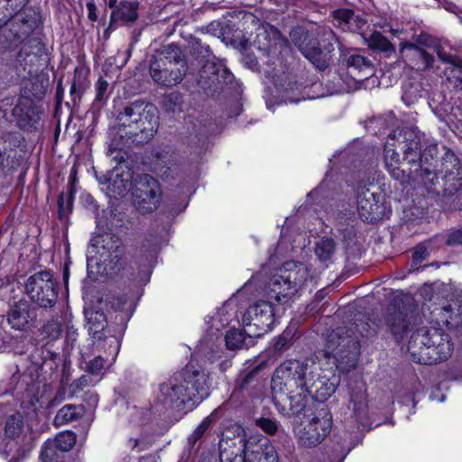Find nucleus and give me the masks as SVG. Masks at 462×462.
I'll use <instances>...</instances> for the list:
<instances>
[{"label": "nucleus", "instance_id": "f257e3e1", "mask_svg": "<svg viewBox=\"0 0 462 462\" xmlns=\"http://www.w3.org/2000/svg\"><path fill=\"white\" fill-rule=\"evenodd\" d=\"M289 35L291 42L304 58L320 71L325 70L329 66L332 52L337 44L348 69L361 74L358 80L374 75V60L355 50L344 53L343 45L338 36L329 27H325L320 31L319 39L300 25L293 27Z\"/></svg>", "mask_w": 462, "mask_h": 462}, {"label": "nucleus", "instance_id": "f03ea898", "mask_svg": "<svg viewBox=\"0 0 462 462\" xmlns=\"http://www.w3.org/2000/svg\"><path fill=\"white\" fill-rule=\"evenodd\" d=\"M323 364L314 359L304 361L290 359L282 362L273 375V393H296L307 391L312 398L324 402L337 390L339 379L336 374L329 376L322 367Z\"/></svg>", "mask_w": 462, "mask_h": 462}, {"label": "nucleus", "instance_id": "7ed1b4c3", "mask_svg": "<svg viewBox=\"0 0 462 462\" xmlns=\"http://www.w3.org/2000/svg\"><path fill=\"white\" fill-rule=\"evenodd\" d=\"M369 334V325L364 322L332 329L326 338L325 350L317 356L322 366L327 365L325 372L331 376L336 369L349 372L355 368L360 355L359 336Z\"/></svg>", "mask_w": 462, "mask_h": 462}, {"label": "nucleus", "instance_id": "20e7f679", "mask_svg": "<svg viewBox=\"0 0 462 462\" xmlns=\"http://www.w3.org/2000/svg\"><path fill=\"white\" fill-rule=\"evenodd\" d=\"M158 112L152 105L134 103L118 116L119 125L111 130L107 153L121 150L130 142L151 139L158 127Z\"/></svg>", "mask_w": 462, "mask_h": 462}, {"label": "nucleus", "instance_id": "39448f33", "mask_svg": "<svg viewBox=\"0 0 462 462\" xmlns=\"http://www.w3.org/2000/svg\"><path fill=\"white\" fill-rule=\"evenodd\" d=\"M421 133L417 128L404 127L388 135L384 146V163L392 177L403 181L404 169H401L400 152L408 164L418 166L421 162Z\"/></svg>", "mask_w": 462, "mask_h": 462}, {"label": "nucleus", "instance_id": "423d86ee", "mask_svg": "<svg viewBox=\"0 0 462 462\" xmlns=\"http://www.w3.org/2000/svg\"><path fill=\"white\" fill-rule=\"evenodd\" d=\"M407 351L412 361L431 365L451 356L452 344L449 336L441 329L422 327L411 334Z\"/></svg>", "mask_w": 462, "mask_h": 462}, {"label": "nucleus", "instance_id": "0eeeda50", "mask_svg": "<svg viewBox=\"0 0 462 462\" xmlns=\"http://www.w3.org/2000/svg\"><path fill=\"white\" fill-rule=\"evenodd\" d=\"M124 254L120 238L112 234L105 233L91 238L87 252V268L91 279L107 276L119 270L120 261Z\"/></svg>", "mask_w": 462, "mask_h": 462}, {"label": "nucleus", "instance_id": "6e6552de", "mask_svg": "<svg viewBox=\"0 0 462 462\" xmlns=\"http://www.w3.org/2000/svg\"><path fill=\"white\" fill-rule=\"evenodd\" d=\"M200 378L199 368H196L190 362L184 372L185 385L178 383L177 379H174V381L165 383L161 386L162 402L170 406L175 403L176 407L180 404L189 405V402L191 405H198L200 402L199 401L201 389Z\"/></svg>", "mask_w": 462, "mask_h": 462}, {"label": "nucleus", "instance_id": "1a4fd4ad", "mask_svg": "<svg viewBox=\"0 0 462 462\" xmlns=\"http://www.w3.org/2000/svg\"><path fill=\"white\" fill-rule=\"evenodd\" d=\"M309 275L310 270L304 263L293 261L284 263L269 282L270 293H273L270 297L277 301L291 297L307 282Z\"/></svg>", "mask_w": 462, "mask_h": 462}, {"label": "nucleus", "instance_id": "9d476101", "mask_svg": "<svg viewBox=\"0 0 462 462\" xmlns=\"http://www.w3.org/2000/svg\"><path fill=\"white\" fill-rule=\"evenodd\" d=\"M167 56L159 62L152 64L150 72L155 82L162 86H174L179 84L187 71V64L181 58L180 49L170 44L165 49Z\"/></svg>", "mask_w": 462, "mask_h": 462}, {"label": "nucleus", "instance_id": "9b49d317", "mask_svg": "<svg viewBox=\"0 0 462 462\" xmlns=\"http://www.w3.org/2000/svg\"><path fill=\"white\" fill-rule=\"evenodd\" d=\"M331 428L332 415L327 408H321L295 429L298 443L307 448H315L327 438Z\"/></svg>", "mask_w": 462, "mask_h": 462}, {"label": "nucleus", "instance_id": "f8f14e48", "mask_svg": "<svg viewBox=\"0 0 462 462\" xmlns=\"http://www.w3.org/2000/svg\"><path fill=\"white\" fill-rule=\"evenodd\" d=\"M274 322L273 306L266 300H258L249 306L243 317L245 333L250 337H261L272 329Z\"/></svg>", "mask_w": 462, "mask_h": 462}, {"label": "nucleus", "instance_id": "ddd939ff", "mask_svg": "<svg viewBox=\"0 0 462 462\" xmlns=\"http://www.w3.org/2000/svg\"><path fill=\"white\" fill-rule=\"evenodd\" d=\"M30 299L42 308H51L57 300L56 282L50 272L32 275L25 285Z\"/></svg>", "mask_w": 462, "mask_h": 462}, {"label": "nucleus", "instance_id": "4468645a", "mask_svg": "<svg viewBox=\"0 0 462 462\" xmlns=\"http://www.w3.org/2000/svg\"><path fill=\"white\" fill-rule=\"evenodd\" d=\"M357 211L360 218L367 223H375L383 217H389L390 209L384 202L382 192L360 187L357 190Z\"/></svg>", "mask_w": 462, "mask_h": 462}, {"label": "nucleus", "instance_id": "2eb2a0df", "mask_svg": "<svg viewBox=\"0 0 462 462\" xmlns=\"http://www.w3.org/2000/svg\"><path fill=\"white\" fill-rule=\"evenodd\" d=\"M133 196L138 210L148 213L159 208L162 191L160 183L154 178L144 174L140 176Z\"/></svg>", "mask_w": 462, "mask_h": 462}, {"label": "nucleus", "instance_id": "dca6fc26", "mask_svg": "<svg viewBox=\"0 0 462 462\" xmlns=\"http://www.w3.org/2000/svg\"><path fill=\"white\" fill-rule=\"evenodd\" d=\"M234 76L231 71L216 57L204 60V94L212 97L232 85Z\"/></svg>", "mask_w": 462, "mask_h": 462}, {"label": "nucleus", "instance_id": "f3484780", "mask_svg": "<svg viewBox=\"0 0 462 462\" xmlns=\"http://www.w3.org/2000/svg\"><path fill=\"white\" fill-rule=\"evenodd\" d=\"M383 320L386 330L397 342H401L415 324V317L410 308H401L394 304L387 308Z\"/></svg>", "mask_w": 462, "mask_h": 462}, {"label": "nucleus", "instance_id": "a211bd4d", "mask_svg": "<svg viewBox=\"0 0 462 462\" xmlns=\"http://www.w3.org/2000/svg\"><path fill=\"white\" fill-rule=\"evenodd\" d=\"M312 394L307 391L299 390L296 393H273V403L280 413L288 417H295L305 410L309 397Z\"/></svg>", "mask_w": 462, "mask_h": 462}, {"label": "nucleus", "instance_id": "6ab92c4d", "mask_svg": "<svg viewBox=\"0 0 462 462\" xmlns=\"http://www.w3.org/2000/svg\"><path fill=\"white\" fill-rule=\"evenodd\" d=\"M445 176L441 178L439 196L451 198L458 193L462 187L460 162L453 152H447L442 163Z\"/></svg>", "mask_w": 462, "mask_h": 462}, {"label": "nucleus", "instance_id": "aec40b11", "mask_svg": "<svg viewBox=\"0 0 462 462\" xmlns=\"http://www.w3.org/2000/svg\"><path fill=\"white\" fill-rule=\"evenodd\" d=\"M401 55L403 61L418 71H426L432 68L434 57L425 49L410 42H405L401 47Z\"/></svg>", "mask_w": 462, "mask_h": 462}, {"label": "nucleus", "instance_id": "412c9836", "mask_svg": "<svg viewBox=\"0 0 462 462\" xmlns=\"http://www.w3.org/2000/svg\"><path fill=\"white\" fill-rule=\"evenodd\" d=\"M439 324L442 323L448 328H456L462 325V300H450L442 306L431 310Z\"/></svg>", "mask_w": 462, "mask_h": 462}, {"label": "nucleus", "instance_id": "4be33fe9", "mask_svg": "<svg viewBox=\"0 0 462 462\" xmlns=\"http://www.w3.org/2000/svg\"><path fill=\"white\" fill-rule=\"evenodd\" d=\"M255 42L260 50L266 52L273 49L282 50L289 45L288 39L276 27L270 24L258 28Z\"/></svg>", "mask_w": 462, "mask_h": 462}, {"label": "nucleus", "instance_id": "5701e85b", "mask_svg": "<svg viewBox=\"0 0 462 462\" xmlns=\"http://www.w3.org/2000/svg\"><path fill=\"white\" fill-rule=\"evenodd\" d=\"M219 450H235L245 452L246 448H254L250 440H245L244 429L237 424L226 429L218 443Z\"/></svg>", "mask_w": 462, "mask_h": 462}, {"label": "nucleus", "instance_id": "b1692460", "mask_svg": "<svg viewBox=\"0 0 462 462\" xmlns=\"http://www.w3.org/2000/svg\"><path fill=\"white\" fill-rule=\"evenodd\" d=\"M34 319L30 305L25 300H20L13 305L7 313V322L12 328L25 331L30 328Z\"/></svg>", "mask_w": 462, "mask_h": 462}, {"label": "nucleus", "instance_id": "393cba45", "mask_svg": "<svg viewBox=\"0 0 462 462\" xmlns=\"http://www.w3.org/2000/svg\"><path fill=\"white\" fill-rule=\"evenodd\" d=\"M108 353L106 357L101 356H96L89 361L87 366L88 373L94 375H102L106 367L110 366L116 360V357L119 352V342L118 339L114 337H107Z\"/></svg>", "mask_w": 462, "mask_h": 462}, {"label": "nucleus", "instance_id": "a878e982", "mask_svg": "<svg viewBox=\"0 0 462 462\" xmlns=\"http://www.w3.org/2000/svg\"><path fill=\"white\" fill-rule=\"evenodd\" d=\"M245 462H278V455L269 439L263 438L247 453Z\"/></svg>", "mask_w": 462, "mask_h": 462}, {"label": "nucleus", "instance_id": "bb28decb", "mask_svg": "<svg viewBox=\"0 0 462 462\" xmlns=\"http://www.w3.org/2000/svg\"><path fill=\"white\" fill-rule=\"evenodd\" d=\"M256 338L259 337L246 335L245 327H244V329H230L225 335L226 348L234 351L243 348H249L254 346Z\"/></svg>", "mask_w": 462, "mask_h": 462}, {"label": "nucleus", "instance_id": "cd10ccee", "mask_svg": "<svg viewBox=\"0 0 462 462\" xmlns=\"http://www.w3.org/2000/svg\"><path fill=\"white\" fill-rule=\"evenodd\" d=\"M139 4L137 2L123 1L111 14L110 24L117 23H134L138 18Z\"/></svg>", "mask_w": 462, "mask_h": 462}, {"label": "nucleus", "instance_id": "c85d7f7f", "mask_svg": "<svg viewBox=\"0 0 462 462\" xmlns=\"http://www.w3.org/2000/svg\"><path fill=\"white\" fill-rule=\"evenodd\" d=\"M172 163V156L168 152L155 151L152 153L149 165L152 171L163 178L168 176Z\"/></svg>", "mask_w": 462, "mask_h": 462}, {"label": "nucleus", "instance_id": "c756f323", "mask_svg": "<svg viewBox=\"0 0 462 462\" xmlns=\"http://www.w3.org/2000/svg\"><path fill=\"white\" fill-rule=\"evenodd\" d=\"M84 412L85 410L81 405L66 404L57 412L54 423L58 426L69 423L83 416Z\"/></svg>", "mask_w": 462, "mask_h": 462}, {"label": "nucleus", "instance_id": "7c9ffc66", "mask_svg": "<svg viewBox=\"0 0 462 462\" xmlns=\"http://www.w3.org/2000/svg\"><path fill=\"white\" fill-rule=\"evenodd\" d=\"M414 172L420 173L421 181L429 193L439 196L441 179L439 178L434 171L419 165V168H416Z\"/></svg>", "mask_w": 462, "mask_h": 462}, {"label": "nucleus", "instance_id": "2f4dec72", "mask_svg": "<svg viewBox=\"0 0 462 462\" xmlns=\"http://www.w3.org/2000/svg\"><path fill=\"white\" fill-rule=\"evenodd\" d=\"M259 371L260 366H256L239 377L236 382V390L239 392L246 391L249 394H253L254 390L260 384Z\"/></svg>", "mask_w": 462, "mask_h": 462}, {"label": "nucleus", "instance_id": "473e14b6", "mask_svg": "<svg viewBox=\"0 0 462 462\" xmlns=\"http://www.w3.org/2000/svg\"><path fill=\"white\" fill-rule=\"evenodd\" d=\"M85 317L89 334H92L93 337H96L106 327V319L104 313L100 311H94L92 310H86Z\"/></svg>", "mask_w": 462, "mask_h": 462}, {"label": "nucleus", "instance_id": "72a5a7b5", "mask_svg": "<svg viewBox=\"0 0 462 462\" xmlns=\"http://www.w3.org/2000/svg\"><path fill=\"white\" fill-rule=\"evenodd\" d=\"M336 251V243L332 238L323 237L315 246V254L322 263L330 262Z\"/></svg>", "mask_w": 462, "mask_h": 462}, {"label": "nucleus", "instance_id": "f704fd0d", "mask_svg": "<svg viewBox=\"0 0 462 462\" xmlns=\"http://www.w3.org/2000/svg\"><path fill=\"white\" fill-rule=\"evenodd\" d=\"M28 0H0V21H6L20 12Z\"/></svg>", "mask_w": 462, "mask_h": 462}, {"label": "nucleus", "instance_id": "c9c22d12", "mask_svg": "<svg viewBox=\"0 0 462 462\" xmlns=\"http://www.w3.org/2000/svg\"><path fill=\"white\" fill-rule=\"evenodd\" d=\"M365 42L369 48L378 50L385 53H392L394 51L393 45L390 41L379 32H374L365 38Z\"/></svg>", "mask_w": 462, "mask_h": 462}, {"label": "nucleus", "instance_id": "e433bc0d", "mask_svg": "<svg viewBox=\"0 0 462 462\" xmlns=\"http://www.w3.org/2000/svg\"><path fill=\"white\" fill-rule=\"evenodd\" d=\"M206 32L213 37L221 39V42L226 44L231 43V38L229 37L230 28L220 21H213L208 23L206 27Z\"/></svg>", "mask_w": 462, "mask_h": 462}, {"label": "nucleus", "instance_id": "4c0bfd02", "mask_svg": "<svg viewBox=\"0 0 462 462\" xmlns=\"http://www.w3.org/2000/svg\"><path fill=\"white\" fill-rule=\"evenodd\" d=\"M23 431V421L20 413L11 415L5 421V433L10 439L19 437Z\"/></svg>", "mask_w": 462, "mask_h": 462}, {"label": "nucleus", "instance_id": "58836bf2", "mask_svg": "<svg viewBox=\"0 0 462 462\" xmlns=\"http://www.w3.org/2000/svg\"><path fill=\"white\" fill-rule=\"evenodd\" d=\"M59 451H69L76 443V436L72 431H62L51 439Z\"/></svg>", "mask_w": 462, "mask_h": 462}, {"label": "nucleus", "instance_id": "ea45409f", "mask_svg": "<svg viewBox=\"0 0 462 462\" xmlns=\"http://www.w3.org/2000/svg\"><path fill=\"white\" fill-rule=\"evenodd\" d=\"M423 95L422 86L418 83H408L404 86L402 99L408 105L415 103Z\"/></svg>", "mask_w": 462, "mask_h": 462}, {"label": "nucleus", "instance_id": "a19ab883", "mask_svg": "<svg viewBox=\"0 0 462 462\" xmlns=\"http://www.w3.org/2000/svg\"><path fill=\"white\" fill-rule=\"evenodd\" d=\"M255 425L271 436L284 431L277 420L270 418H258L255 420Z\"/></svg>", "mask_w": 462, "mask_h": 462}, {"label": "nucleus", "instance_id": "79ce46f5", "mask_svg": "<svg viewBox=\"0 0 462 462\" xmlns=\"http://www.w3.org/2000/svg\"><path fill=\"white\" fill-rule=\"evenodd\" d=\"M355 13L352 9L340 8L331 13L332 18L337 23V25L344 30L349 28V23L353 20Z\"/></svg>", "mask_w": 462, "mask_h": 462}, {"label": "nucleus", "instance_id": "37998d69", "mask_svg": "<svg viewBox=\"0 0 462 462\" xmlns=\"http://www.w3.org/2000/svg\"><path fill=\"white\" fill-rule=\"evenodd\" d=\"M350 402L354 404L356 412H362L367 406L365 389L361 385L356 391L350 393Z\"/></svg>", "mask_w": 462, "mask_h": 462}, {"label": "nucleus", "instance_id": "c03bdc74", "mask_svg": "<svg viewBox=\"0 0 462 462\" xmlns=\"http://www.w3.org/2000/svg\"><path fill=\"white\" fill-rule=\"evenodd\" d=\"M89 81L87 79V74L82 70H76L75 77L70 88V94L72 96L78 95L79 97L88 87Z\"/></svg>", "mask_w": 462, "mask_h": 462}, {"label": "nucleus", "instance_id": "a18cd8bd", "mask_svg": "<svg viewBox=\"0 0 462 462\" xmlns=\"http://www.w3.org/2000/svg\"><path fill=\"white\" fill-rule=\"evenodd\" d=\"M252 450L246 448L245 452H236L235 450H219L218 462H245L247 453Z\"/></svg>", "mask_w": 462, "mask_h": 462}, {"label": "nucleus", "instance_id": "49530a36", "mask_svg": "<svg viewBox=\"0 0 462 462\" xmlns=\"http://www.w3.org/2000/svg\"><path fill=\"white\" fill-rule=\"evenodd\" d=\"M442 102H438L436 101V99L433 97L431 98V100L429 102L432 111L434 112V114L440 119V120H445V117L448 115L449 113V104L446 101L445 97L442 98Z\"/></svg>", "mask_w": 462, "mask_h": 462}, {"label": "nucleus", "instance_id": "de8ad7c7", "mask_svg": "<svg viewBox=\"0 0 462 462\" xmlns=\"http://www.w3.org/2000/svg\"><path fill=\"white\" fill-rule=\"evenodd\" d=\"M51 439H48L42 448L40 457L43 462H51L57 458L58 448L53 443H51Z\"/></svg>", "mask_w": 462, "mask_h": 462}, {"label": "nucleus", "instance_id": "09e8293b", "mask_svg": "<svg viewBox=\"0 0 462 462\" xmlns=\"http://www.w3.org/2000/svg\"><path fill=\"white\" fill-rule=\"evenodd\" d=\"M96 88V101L102 102L106 100L110 95L109 84L107 81L100 78L95 86Z\"/></svg>", "mask_w": 462, "mask_h": 462}, {"label": "nucleus", "instance_id": "8fccbe9b", "mask_svg": "<svg viewBox=\"0 0 462 462\" xmlns=\"http://www.w3.org/2000/svg\"><path fill=\"white\" fill-rule=\"evenodd\" d=\"M437 54H438L439 59L443 63L449 64L450 65L449 67H452V66H459L460 68L462 67V59H460L458 56L452 55V54L447 52L446 51H444V49H442V48H438Z\"/></svg>", "mask_w": 462, "mask_h": 462}, {"label": "nucleus", "instance_id": "3c124183", "mask_svg": "<svg viewBox=\"0 0 462 462\" xmlns=\"http://www.w3.org/2000/svg\"><path fill=\"white\" fill-rule=\"evenodd\" d=\"M291 332H283L277 337L274 343V350L279 353L286 351L291 345Z\"/></svg>", "mask_w": 462, "mask_h": 462}, {"label": "nucleus", "instance_id": "603ef678", "mask_svg": "<svg viewBox=\"0 0 462 462\" xmlns=\"http://www.w3.org/2000/svg\"><path fill=\"white\" fill-rule=\"evenodd\" d=\"M428 255H429V253H428L427 248L423 245H418L412 254V261H411L412 267H415L416 265L420 264L424 260H426Z\"/></svg>", "mask_w": 462, "mask_h": 462}, {"label": "nucleus", "instance_id": "864d4df0", "mask_svg": "<svg viewBox=\"0 0 462 462\" xmlns=\"http://www.w3.org/2000/svg\"><path fill=\"white\" fill-rule=\"evenodd\" d=\"M446 244L449 246L462 245V226L449 233Z\"/></svg>", "mask_w": 462, "mask_h": 462}, {"label": "nucleus", "instance_id": "5fc2aeb1", "mask_svg": "<svg viewBox=\"0 0 462 462\" xmlns=\"http://www.w3.org/2000/svg\"><path fill=\"white\" fill-rule=\"evenodd\" d=\"M221 344L222 340H219L218 344H215L214 347L211 349V352L208 353L207 355V360L214 364L215 362L218 361L222 357V350H221Z\"/></svg>", "mask_w": 462, "mask_h": 462}, {"label": "nucleus", "instance_id": "6e6d98bb", "mask_svg": "<svg viewBox=\"0 0 462 462\" xmlns=\"http://www.w3.org/2000/svg\"><path fill=\"white\" fill-rule=\"evenodd\" d=\"M44 332L51 338H57L60 334V327L58 322L51 321L44 327Z\"/></svg>", "mask_w": 462, "mask_h": 462}, {"label": "nucleus", "instance_id": "4d7b16f0", "mask_svg": "<svg viewBox=\"0 0 462 462\" xmlns=\"http://www.w3.org/2000/svg\"><path fill=\"white\" fill-rule=\"evenodd\" d=\"M140 252L145 254V262L150 264L156 254V245H146L144 243L140 246Z\"/></svg>", "mask_w": 462, "mask_h": 462}, {"label": "nucleus", "instance_id": "13d9d810", "mask_svg": "<svg viewBox=\"0 0 462 462\" xmlns=\"http://www.w3.org/2000/svg\"><path fill=\"white\" fill-rule=\"evenodd\" d=\"M78 337V330L73 326H68L66 331V341L73 344Z\"/></svg>", "mask_w": 462, "mask_h": 462}, {"label": "nucleus", "instance_id": "bf43d9fd", "mask_svg": "<svg viewBox=\"0 0 462 462\" xmlns=\"http://www.w3.org/2000/svg\"><path fill=\"white\" fill-rule=\"evenodd\" d=\"M204 127L207 128V132L210 133L211 136L217 135L218 134H220V132L222 130L221 125L215 122L214 123L210 122L207 125H204Z\"/></svg>", "mask_w": 462, "mask_h": 462}, {"label": "nucleus", "instance_id": "052dcab7", "mask_svg": "<svg viewBox=\"0 0 462 462\" xmlns=\"http://www.w3.org/2000/svg\"><path fill=\"white\" fill-rule=\"evenodd\" d=\"M451 208L456 210H462V192H458L452 199Z\"/></svg>", "mask_w": 462, "mask_h": 462}, {"label": "nucleus", "instance_id": "680f3d73", "mask_svg": "<svg viewBox=\"0 0 462 462\" xmlns=\"http://www.w3.org/2000/svg\"><path fill=\"white\" fill-rule=\"evenodd\" d=\"M128 299L124 296L116 299V302H113V307L116 310H122L125 308V305L127 303Z\"/></svg>", "mask_w": 462, "mask_h": 462}, {"label": "nucleus", "instance_id": "e2e57ef3", "mask_svg": "<svg viewBox=\"0 0 462 462\" xmlns=\"http://www.w3.org/2000/svg\"><path fill=\"white\" fill-rule=\"evenodd\" d=\"M87 9L88 12V18L91 21H96L97 19V15L96 14V6L93 3H88L87 4Z\"/></svg>", "mask_w": 462, "mask_h": 462}, {"label": "nucleus", "instance_id": "0e129e2a", "mask_svg": "<svg viewBox=\"0 0 462 462\" xmlns=\"http://www.w3.org/2000/svg\"><path fill=\"white\" fill-rule=\"evenodd\" d=\"M229 362L228 361H223L219 364V368L221 371H225L228 366H229Z\"/></svg>", "mask_w": 462, "mask_h": 462}, {"label": "nucleus", "instance_id": "69168bd1", "mask_svg": "<svg viewBox=\"0 0 462 462\" xmlns=\"http://www.w3.org/2000/svg\"><path fill=\"white\" fill-rule=\"evenodd\" d=\"M116 2H117V0H109L107 5H108V6L110 8H114L115 9L116 7Z\"/></svg>", "mask_w": 462, "mask_h": 462}, {"label": "nucleus", "instance_id": "338daca9", "mask_svg": "<svg viewBox=\"0 0 462 462\" xmlns=\"http://www.w3.org/2000/svg\"><path fill=\"white\" fill-rule=\"evenodd\" d=\"M210 420L208 418L204 419V430H206V427L209 425Z\"/></svg>", "mask_w": 462, "mask_h": 462}, {"label": "nucleus", "instance_id": "774afa93", "mask_svg": "<svg viewBox=\"0 0 462 462\" xmlns=\"http://www.w3.org/2000/svg\"><path fill=\"white\" fill-rule=\"evenodd\" d=\"M208 462H218L217 458L213 456L208 457Z\"/></svg>", "mask_w": 462, "mask_h": 462}]
</instances>
